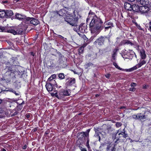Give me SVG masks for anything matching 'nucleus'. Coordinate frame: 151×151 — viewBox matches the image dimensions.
Segmentation results:
<instances>
[{"label":"nucleus","mask_w":151,"mask_h":151,"mask_svg":"<svg viewBox=\"0 0 151 151\" xmlns=\"http://www.w3.org/2000/svg\"><path fill=\"white\" fill-rule=\"evenodd\" d=\"M89 27L91 33L93 35L91 36V39H93L104 29L103 22L101 19L95 16L90 22Z\"/></svg>","instance_id":"nucleus-1"},{"label":"nucleus","mask_w":151,"mask_h":151,"mask_svg":"<svg viewBox=\"0 0 151 151\" xmlns=\"http://www.w3.org/2000/svg\"><path fill=\"white\" fill-rule=\"evenodd\" d=\"M68 12H67V14L69 15L70 16H66L64 18V20L72 26L76 27L78 22V18H76V15L74 17L72 16L71 17L70 14H68Z\"/></svg>","instance_id":"nucleus-2"},{"label":"nucleus","mask_w":151,"mask_h":151,"mask_svg":"<svg viewBox=\"0 0 151 151\" xmlns=\"http://www.w3.org/2000/svg\"><path fill=\"white\" fill-rule=\"evenodd\" d=\"M13 66L10 65L6 66V68L4 69V71L6 72V75L11 76V75L13 76L14 75V70L13 69Z\"/></svg>","instance_id":"nucleus-3"},{"label":"nucleus","mask_w":151,"mask_h":151,"mask_svg":"<svg viewBox=\"0 0 151 151\" xmlns=\"http://www.w3.org/2000/svg\"><path fill=\"white\" fill-rule=\"evenodd\" d=\"M107 37H106L101 36L98 38L96 39L94 43L95 44H98L99 45H102L104 44L105 40Z\"/></svg>","instance_id":"nucleus-4"},{"label":"nucleus","mask_w":151,"mask_h":151,"mask_svg":"<svg viewBox=\"0 0 151 151\" xmlns=\"http://www.w3.org/2000/svg\"><path fill=\"white\" fill-rule=\"evenodd\" d=\"M8 112L7 109L5 107H0V118H2L5 116H8Z\"/></svg>","instance_id":"nucleus-5"},{"label":"nucleus","mask_w":151,"mask_h":151,"mask_svg":"<svg viewBox=\"0 0 151 151\" xmlns=\"http://www.w3.org/2000/svg\"><path fill=\"white\" fill-rule=\"evenodd\" d=\"M71 93L70 90H68L64 89L61 90L60 91V95L61 96L60 97H61L62 99L65 96H69L70 95Z\"/></svg>","instance_id":"nucleus-6"},{"label":"nucleus","mask_w":151,"mask_h":151,"mask_svg":"<svg viewBox=\"0 0 151 151\" xmlns=\"http://www.w3.org/2000/svg\"><path fill=\"white\" fill-rule=\"evenodd\" d=\"M67 81L66 83V85L67 86H72L75 83V79L74 78H68L66 79Z\"/></svg>","instance_id":"nucleus-7"},{"label":"nucleus","mask_w":151,"mask_h":151,"mask_svg":"<svg viewBox=\"0 0 151 151\" xmlns=\"http://www.w3.org/2000/svg\"><path fill=\"white\" fill-rule=\"evenodd\" d=\"M2 31V32H8L10 33H12L14 35H17V31L14 29H9L7 30H6L5 29V28L4 27H0V31Z\"/></svg>","instance_id":"nucleus-8"},{"label":"nucleus","mask_w":151,"mask_h":151,"mask_svg":"<svg viewBox=\"0 0 151 151\" xmlns=\"http://www.w3.org/2000/svg\"><path fill=\"white\" fill-rule=\"evenodd\" d=\"M149 11V8L147 6H143L140 7L139 11L142 14H145L147 13Z\"/></svg>","instance_id":"nucleus-9"},{"label":"nucleus","mask_w":151,"mask_h":151,"mask_svg":"<svg viewBox=\"0 0 151 151\" xmlns=\"http://www.w3.org/2000/svg\"><path fill=\"white\" fill-rule=\"evenodd\" d=\"M85 24L83 23L81 24L78 27V30L81 33H84L85 32L86 27Z\"/></svg>","instance_id":"nucleus-10"},{"label":"nucleus","mask_w":151,"mask_h":151,"mask_svg":"<svg viewBox=\"0 0 151 151\" xmlns=\"http://www.w3.org/2000/svg\"><path fill=\"white\" fill-rule=\"evenodd\" d=\"M30 23L36 26L40 24V22L38 19H36L34 18H31Z\"/></svg>","instance_id":"nucleus-11"},{"label":"nucleus","mask_w":151,"mask_h":151,"mask_svg":"<svg viewBox=\"0 0 151 151\" xmlns=\"http://www.w3.org/2000/svg\"><path fill=\"white\" fill-rule=\"evenodd\" d=\"M62 5L64 7L68 9H70V4L68 1L67 0H64L62 1Z\"/></svg>","instance_id":"nucleus-12"},{"label":"nucleus","mask_w":151,"mask_h":151,"mask_svg":"<svg viewBox=\"0 0 151 151\" xmlns=\"http://www.w3.org/2000/svg\"><path fill=\"white\" fill-rule=\"evenodd\" d=\"M49 82H46L45 87L48 91H51L53 89V86Z\"/></svg>","instance_id":"nucleus-13"},{"label":"nucleus","mask_w":151,"mask_h":151,"mask_svg":"<svg viewBox=\"0 0 151 151\" xmlns=\"http://www.w3.org/2000/svg\"><path fill=\"white\" fill-rule=\"evenodd\" d=\"M132 5L130 3L128 2H125L124 4V8L128 11L132 10Z\"/></svg>","instance_id":"nucleus-14"},{"label":"nucleus","mask_w":151,"mask_h":151,"mask_svg":"<svg viewBox=\"0 0 151 151\" xmlns=\"http://www.w3.org/2000/svg\"><path fill=\"white\" fill-rule=\"evenodd\" d=\"M14 14L12 11L9 10L6 11V18H10Z\"/></svg>","instance_id":"nucleus-15"},{"label":"nucleus","mask_w":151,"mask_h":151,"mask_svg":"<svg viewBox=\"0 0 151 151\" xmlns=\"http://www.w3.org/2000/svg\"><path fill=\"white\" fill-rule=\"evenodd\" d=\"M15 18L20 20H23L24 18L25 17V15H22L19 13H16L15 14Z\"/></svg>","instance_id":"nucleus-16"},{"label":"nucleus","mask_w":151,"mask_h":151,"mask_svg":"<svg viewBox=\"0 0 151 151\" xmlns=\"http://www.w3.org/2000/svg\"><path fill=\"white\" fill-rule=\"evenodd\" d=\"M126 44H130L132 46L134 45V44L131 42L129 40H123L120 43V45H124Z\"/></svg>","instance_id":"nucleus-17"},{"label":"nucleus","mask_w":151,"mask_h":151,"mask_svg":"<svg viewBox=\"0 0 151 151\" xmlns=\"http://www.w3.org/2000/svg\"><path fill=\"white\" fill-rule=\"evenodd\" d=\"M140 7L138 5L133 4L132 6V10L135 12H138L140 10Z\"/></svg>","instance_id":"nucleus-18"},{"label":"nucleus","mask_w":151,"mask_h":151,"mask_svg":"<svg viewBox=\"0 0 151 151\" xmlns=\"http://www.w3.org/2000/svg\"><path fill=\"white\" fill-rule=\"evenodd\" d=\"M31 18L29 17H27L25 15V17L24 18L23 21L26 24H29L30 23V22Z\"/></svg>","instance_id":"nucleus-19"},{"label":"nucleus","mask_w":151,"mask_h":151,"mask_svg":"<svg viewBox=\"0 0 151 151\" xmlns=\"http://www.w3.org/2000/svg\"><path fill=\"white\" fill-rule=\"evenodd\" d=\"M140 55L142 59H145L146 58L145 51L144 49H142L140 52Z\"/></svg>","instance_id":"nucleus-20"},{"label":"nucleus","mask_w":151,"mask_h":151,"mask_svg":"<svg viewBox=\"0 0 151 151\" xmlns=\"http://www.w3.org/2000/svg\"><path fill=\"white\" fill-rule=\"evenodd\" d=\"M119 50V49L117 48H116L113 50V53L112 56V60H115L116 59L115 56L117 55V52Z\"/></svg>","instance_id":"nucleus-21"},{"label":"nucleus","mask_w":151,"mask_h":151,"mask_svg":"<svg viewBox=\"0 0 151 151\" xmlns=\"http://www.w3.org/2000/svg\"><path fill=\"white\" fill-rule=\"evenodd\" d=\"M146 115L142 114V113L138 114L139 119L141 120L145 119L147 118Z\"/></svg>","instance_id":"nucleus-22"},{"label":"nucleus","mask_w":151,"mask_h":151,"mask_svg":"<svg viewBox=\"0 0 151 151\" xmlns=\"http://www.w3.org/2000/svg\"><path fill=\"white\" fill-rule=\"evenodd\" d=\"M140 3L143 6H147L149 4V1L148 0H141Z\"/></svg>","instance_id":"nucleus-23"},{"label":"nucleus","mask_w":151,"mask_h":151,"mask_svg":"<svg viewBox=\"0 0 151 151\" xmlns=\"http://www.w3.org/2000/svg\"><path fill=\"white\" fill-rule=\"evenodd\" d=\"M0 17H6V11L0 10Z\"/></svg>","instance_id":"nucleus-24"},{"label":"nucleus","mask_w":151,"mask_h":151,"mask_svg":"<svg viewBox=\"0 0 151 151\" xmlns=\"http://www.w3.org/2000/svg\"><path fill=\"white\" fill-rule=\"evenodd\" d=\"M48 66L50 68H52L55 66V65L54 64L52 61H50L47 63Z\"/></svg>","instance_id":"nucleus-25"},{"label":"nucleus","mask_w":151,"mask_h":151,"mask_svg":"<svg viewBox=\"0 0 151 151\" xmlns=\"http://www.w3.org/2000/svg\"><path fill=\"white\" fill-rule=\"evenodd\" d=\"M146 63V61L145 60H143L142 61H140V62L137 65L138 68L140 67L142 65L145 64Z\"/></svg>","instance_id":"nucleus-26"},{"label":"nucleus","mask_w":151,"mask_h":151,"mask_svg":"<svg viewBox=\"0 0 151 151\" xmlns=\"http://www.w3.org/2000/svg\"><path fill=\"white\" fill-rule=\"evenodd\" d=\"M17 35L19 34L22 35L23 32V30L22 28H20L18 29L17 30Z\"/></svg>","instance_id":"nucleus-27"},{"label":"nucleus","mask_w":151,"mask_h":151,"mask_svg":"<svg viewBox=\"0 0 151 151\" xmlns=\"http://www.w3.org/2000/svg\"><path fill=\"white\" fill-rule=\"evenodd\" d=\"M119 135H122V137L124 138H125L126 137H127L128 134L125 133L124 132H122L121 133L118 134Z\"/></svg>","instance_id":"nucleus-28"},{"label":"nucleus","mask_w":151,"mask_h":151,"mask_svg":"<svg viewBox=\"0 0 151 151\" xmlns=\"http://www.w3.org/2000/svg\"><path fill=\"white\" fill-rule=\"evenodd\" d=\"M113 65L115 66V67L118 69L119 70H121L124 71L125 70V69H122V68H120L119 67L118 65H117V63L115 62H113Z\"/></svg>","instance_id":"nucleus-29"},{"label":"nucleus","mask_w":151,"mask_h":151,"mask_svg":"<svg viewBox=\"0 0 151 151\" xmlns=\"http://www.w3.org/2000/svg\"><path fill=\"white\" fill-rule=\"evenodd\" d=\"M55 35H57V36H55L56 37H58L59 38H60V39H61L63 40L64 41H65V42L67 40V38H64L61 35H57V34H55Z\"/></svg>","instance_id":"nucleus-30"},{"label":"nucleus","mask_w":151,"mask_h":151,"mask_svg":"<svg viewBox=\"0 0 151 151\" xmlns=\"http://www.w3.org/2000/svg\"><path fill=\"white\" fill-rule=\"evenodd\" d=\"M85 134L83 132H81L79 133L78 134V139H82L84 137Z\"/></svg>","instance_id":"nucleus-31"},{"label":"nucleus","mask_w":151,"mask_h":151,"mask_svg":"<svg viewBox=\"0 0 151 151\" xmlns=\"http://www.w3.org/2000/svg\"><path fill=\"white\" fill-rule=\"evenodd\" d=\"M104 24L105 26H110L111 27H114L113 23L111 22H105L104 23Z\"/></svg>","instance_id":"nucleus-32"},{"label":"nucleus","mask_w":151,"mask_h":151,"mask_svg":"<svg viewBox=\"0 0 151 151\" xmlns=\"http://www.w3.org/2000/svg\"><path fill=\"white\" fill-rule=\"evenodd\" d=\"M89 15H93V18H92V20H91V21H92V20L93 19V18H94V17H95V16H96V17H97V18H100V19H101V18H100V17H97L96 15L95 14V13H93V12H91V10H90V12H89Z\"/></svg>","instance_id":"nucleus-33"},{"label":"nucleus","mask_w":151,"mask_h":151,"mask_svg":"<svg viewBox=\"0 0 151 151\" xmlns=\"http://www.w3.org/2000/svg\"><path fill=\"white\" fill-rule=\"evenodd\" d=\"M58 77L61 79H63L65 78V76L64 73H59L58 74Z\"/></svg>","instance_id":"nucleus-34"},{"label":"nucleus","mask_w":151,"mask_h":151,"mask_svg":"<svg viewBox=\"0 0 151 151\" xmlns=\"http://www.w3.org/2000/svg\"><path fill=\"white\" fill-rule=\"evenodd\" d=\"M84 50V48L83 47H81L79 49L78 54L79 55H81L83 52Z\"/></svg>","instance_id":"nucleus-35"},{"label":"nucleus","mask_w":151,"mask_h":151,"mask_svg":"<svg viewBox=\"0 0 151 151\" xmlns=\"http://www.w3.org/2000/svg\"><path fill=\"white\" fill-rule=\"evenodd\" d=\"M54 95L57 97V98L58 99H62L61 97H60V96H61L60 95V91L59 92V93L58 94V93L57 92L55 93L54 94Z\"/></svg>","instance_id":"nucleus-36"},{"label":"nucleus","mask_w":151,"mask_h":151,"mask_svg":"<svg viewBox=\"0 0 151 151\" xmlns=\"http://www.w3.org/2000/svg\"><path fill=\"white\" fill-rule=\"evenodd\" d=\"M119 132V130H118L117 131V132L115 133H114L112 134V138L114 140L116 138V136L117 134Z\"/></svg>","instance_id":"nucleus-37"},{"label":"nucleus","mask_w":151,"mask_h":151,"mask_svg":"<svg viewBox=\"0 0 151 151\" xmlns=\"http://www.w3.org/2000/svg\"><path fill=\"white\" fill-rule=\"evenodd\" d=\"M89 138H87V142L86 143V145L88 149H89V148H90V147L89 145Z\"/></svg>","instance_id":"nucleus-38"},{"label":"nucleus","mask_w":151,"mask_h":151,"mask_svg":"<svg viewBox=\"0 0 151 151\" xmlns=\"http://www.w3.org/2000/svg\"><path fill=\"white\" fill-rule=\"evenodd\" d=\"M138 114H137V115H133L132 116V118L134 119L137 120L139 119L138 118Z\"/></svg>","instance_id":"nucleus-39"},{"label":"nucleus","mask_w":151,"mask_h":151,"mask_svg":"<svg viewBox=\"0 0 151 151\" xmlns=\"http://www.w3.org/2000/svg\"><path fill=\"white\" fill-rule=\"evenodd\" d=\"M122 125V124L120 122H117L116 123L115 126L117 127H121Z\"/></svg>","instance_id":"nucleus-40"},{"label":"nucleus","mask_w":151,"mask_h":151,"mask_svg":"<svg viewBox=\"0 0 151 151\" xmlns=\"http://www.w3.org/2000/svg\"><path fill=\"white\" fill-rule=\"evenodd\" d=\"M103 25L104 26V27H105V31H106L107 30H108L109 29H110V30H111V27L110 26H108V27H105L104 26V25L103 24Z\"/></svg>","instance_id":"nucleus-41"},{"label":"nucleus","mask_w":151,"mask_h":151,"mask_svg":"<svg viewBox=\"0 0 151 151\" xmlns=\"http://www.w3.org/2000/svg\"><path fill=\"white\" fill-rule=\"evenodd\" d=\"M49 83L51 84L53 86H54V85H55V84L56 83L55 80H52V81Z\"/></svg>","instance_id":"nucleus-42"},{"label":"nucleus","mask_w":151,"mask_h":151,"mask_svg":"<svg viewBox=\"0 0 151 151\" xmlns=\"http://www.w3.org/2000/svg\"><path fill=\"white\" fill-rule=\"evenodd\" d=\"M94 136L99 139V141L100 142L101 140V137L99 135V134L96 133Z\"/></svg>","instance_id":"nucleus-43"},{"label":"nucleus","mask_w":151,"mask_h":151,"mask_svg":"<svg viewBox=\"0 0 151 151\" xmlns=\"http://www.w3.org/2000/svg\"><path fill=\"white\" fill-rule=\"evenodd\" d=\"M135 24L136 26L139 29L141 30H143V29L140 26V25L138 24L137 23H135Z\"/></svg>","instance_id":"nucleus-44"},{"label":"nucleus","mask_w":151,"mask_h":151,"mask_svg":"<svg viewBox=\"0 0 151 151\" xmlns=\"http://www.w3.org/2000/svg\"><path fill=\"white\" fill-rule=\"evenodd\" d=\"M119 138H117V140L115 141L114 146H115V148H116V146L117 144V143H119V142H118V141H119Z\"/></svg>","instance_id":"nucleus-45"},{"label":"nucleus","mask_w":151,"mask_h":151,"mask_svg":"<svg viewBox=\"0 0 151 151\" xmlns=\"http://www.w3.org/2000/svg\"><path fill=\"white\" fill-rule=\"evenodd\" d=\"M18 112L16 111L14 113L12 114H10V116L11 117H12L15 115H17L18 114Z\"/></svg>","instance_id":"nucleus-46"},{"label":"nucleus","mask_w":151,"mask_h":151,"mask_svg":"<svg viewBox=\"0 0 151 151\" xmlns=\"http://www.w3.org/2000/svg\"><path fill=\"white\" fill-rule=\"evenodd\" d=\"M54 79H53L50 76V78H48V79L47 80V81L46 82H50L51 81H52V80H53Z\"/></svg>","instance_id":"nucleus-47"},{"label":"nucleus","mask_w":151,"mask_h":151,"mask_svg":"<svg viewBox=\"0 0 151 151\" xmlns=\"http://www.w3.org/2000/svg\"><path fill=\"white\" fill-rule=\"evenodd\" d=\"M136 90V88L134 87H132L130 88L129 89V91H134Z\"/></svg>","instance_id":"nucleus-48"},{"label":"nucleus","mask_w":151,"mask_h":151,"mask_svg":"<svg viewBox=\"0 0 151 151\" xmlns=\"http://www.w3.org/2000/svg\"><path fill=\"white\" fill-rule=\"evenodd\" d=\"M83 133H84V134H85L84 136L85 137H86L87 138H89V134L88 133H87L85 132H83Z\"/></svg>","instance_id":"nucleus-49"},{"label":"nucleus","mask_w":151,"mask_h":151,"mask_svg":"<svg viewBox=\"0 0 151 151\" xmlns=\"http://www.w3.org/2000/svg\"><path fill=\"white\" fill-rule=\"evenodd\" d=\"M11 59V61L12 60V62H14L16 60L17 58L16 57H12Z\"/></svg>","instance_id":"nucleus-50"},{"label":"nucleus","mask_w":151,"mask_h":151,"mask_svg":"<svg viewBox=\"0 0 151 151\" xmlns=\"http://www.w3.org/2000/svg\"><path fill=\"white\" fill-rule=\"evenodd\" d=\"M10 91L12 92L13 93H14L16 95H19V94L18 93H16V91H15L13 89H12L10 90Z\"/></svg>","instance_id":"nucleus-51"},{"label":"nucleus","mask_w":151,"mask_h":151,"mask_svg":"<svg viewBox=\"0 0 151 151\" xmlns=\"http://www.w3.org/2000/svg\"><path fill=\"white\" fill-rule=\"evenodd\" d=\"M137 85V84L135 83H132L131 84V87H135Z\"/></svg>","instance_id":"nucleus-52"},{"label":"nucleus","mask_w":151,"mask_h":151,"mask_svg":"<svg viewBox=\"0 0 151 151\" xmlns=\"http://www.w3.org/2000/svg\"><path fill=\"white\" fill-rule=\"evenodd\" d=\"M80 149L81 150V151H87L86 148H82L81 147H80Z\"/></svg>","instance_id":"nucleus-53"},{"label":"nucleus","mask_w":151,"mask_h":151,"mask_svg":"<svg viewBox=\"0 0 151 151\" xmlns=\"http://www.w3.org/2000/svg\"><path fill=\"white\" fill-rule=\"evenodd\" d=\"M110 76V74H107L105 75V77L108 78H109Z\"/></svg>","instance_id":"nucleus-54"},{"label":"nucleus","mask_w":151,"mask_h":151,"mask_svg":"<svg viewBox=\"0 0 151 151\" xmlns=\"http://www.w3.org/2000/svg\"><path fill=\"white\" fill-rule=\"evenodd\" d=\"M111 147V146L110 145H108L107 147H106V150L107 151H108L109 150V149H110Z\"/></svg>","instance_id":"nucleus-55"},{"label":"nucleus","mask_w":151,"mask_h":151,"mask_svg":"<svg viewBox=\"0 0 151 151\" xmlns=\"http://www.w3.org/2000/svg\"><path fill=\"white\" fill-rule=\"evenodd\" d=\"M50 132V130H47L45 133V135H47Z\"/></svg>","instance_id":"nucleus-56"},{"label":"nucleus","mask_w":151,"mask_h":151,"mask_svg":"<svg viewBox=\"0 0 151 151\" xmlns=\"http://www.w3.org/2000/svg\"><path fill=\"white\" fill-rule=\"evenodd\" d=\"M51 77L53 79H54L56 77V75L55 74L52 75Z\"/></svg>","instance_id":"nucleus-57"},{"label":"nucleus","mask_w":151,"mask_h":151,"mask_svg":"<svg viewBox=\"0 0 151 151\" xmlns=\"http://www.w3.org/2000/svg\"><path fill=\"white\" fill-rule=\"evenodd\" d=\"M111 151H116V148L115 147V146H114L111 149Z\"/></svg>","instance_id":"nucleus-58"},{"label":"nucleus","mask_w":151,"mask_h":151,"mask_svg":"<svg viewBox=\"0 0 151 151\" xmlns=\"http://www.w3.org/2000/svg\"><path fill=\"white\" fill-rule=\"evenodd\" d=\"M61 11H57L56 12V13L58 14L59 16H61V15L60 14V13L61 12Z\"/></svg>","instance_id":"nucleus-59"},{"label":"nucleus","mask_w":151,"mask_h":151,"mask_svg":"<svg viewBox=\"0 0 151 151\" xmlns=\"http://www.w3.org/2000/svg\"><path fill=\"white\" fill-rule=\"evenodd\" d=\"M30 54L32 56H34L35 55V53H34L33 52H30Z\"/></svg>","instance_id":"nucleus-60"},{"label":"nucleus","mask_w":151,"mask_h":151,"mask_svg":"<svg viewBox=\"0 0 151 151\" xmlns=\"http://www.w3.org/2000/svg\"><path fill=\"white\" fill-rule=\"evenodd\" d=\"M122 135H119V137L117 138H119V140H123V139H122Z\"/></svg>","instance_id":"nucleus-61"},{"label":"nucleus","mask_w":151,"mask_h":151,"mask_svg":"<svg viewBox=\"0 0 151 151\" xmlns=\"http://www.w3.org/2000/svg\"><path fill=\"white\" fill-rule=\"evenodd\" d=\"M137 65H136V66H134L133 67H132L133 68V70H136L137 69Z\"/></svg>","instance_id":"nucleus-62"},{"label":"nucleus","mask_w":151,"mask_h":151,"mask_svg":"<svg viewBox=\"0 0 151 151\" xmlns=\"http://www.w3.org/2000/svg\"><path fill=\"white\" fill-rule=\"evenodd\" d=\"M27 148V146L26 145H25L23 146L22 148L23 149H25Z\"/></svg>","instance_id":"nucleus-63"},{"label":"nucleus","mask_w":151,"mask_h":151,"mask_svg":"<svg viewBox=\"0 0 151 151\" xmlns=\"http://www.w3.org/2000/svg\"><path fill=\"white\" fill-rule=\"evenodd\" d=\"M59 56L60 57V58H62V57H63V55H62V54L60 52V53L59 54Z\"/></svg>","instance_id":"nucleus-64"}]
</instances>
